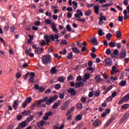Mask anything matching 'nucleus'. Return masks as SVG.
I'll use <instances>...</instances> for the list:
<instances>
[{
    "mask_svg": "<svg viewBox=\"0 0 129 129\" xmlns=\"http://www.w3.org/2000/svg\"><path fill=\"white\" fill-rule=\"evenodd\" d=\"M42 62L44 65H47L52 62V57L49 53L43 55L41 57Z\"/></svg>",
    "mask_w": 129,
    "mask_h": 129,
    "instance_id": "1",
    "label": "nucleus"
},
{
    "mask_svg": "<svg viewBox=\"0 0 129 129\" xmlns=\"http://www.w3.org/2000/svg\"><path fill=\"white\" fill-rule=\"evenodd\" d=\"M28 76H30V77L29 80V82H34V77L36 76V74H35V73L28 72L26 74H25L24 80H28Z\"/></svg>",
    "mask_w": 129,
    "mask_h": 129,
    "instance_id": "2",
    "label": "nucleus"
},
{
    "mask_svg": "<svg viewBox=\"0 0 129 129\" xmlns=\"http://www.w3.org/2000/svg\"><path fill=\"white\" fill-rule=\"evenodd\" d=\"M58 98V96L54 95L53 97H50L48 101L46 102V105H50L52 102L54 101V100H56Z\"/></svg>",
    "mask_w": 129,
    "mask_h": 129,
    "instance_id": "3",
    "label": "nucleus"
},
{
    "mask_svg": "<svg viewBox=\"0 0 129 129\" xmlns=\"http://www.w3.org/2000/svg\"><path fill=\"white\" fill-rule=\"evenodd\" d=\"M69 107V102L66 101L60 107L61 110H66Z\"/></svg>",
    "mask_w": 129,
    "mask_h": 129,
    "instance_id": "4",
    "label": "nucleus"
},
{
    "mask_svg": "<svg viewBox=\"0 0 129 129\" xmlns=\"http://www.w3.org/2000/svg\"><path fill=\"white\" fill-rule=\"evenodd\" d=\"M74 16L75 18L80 19L81 18V17H83V12L81 10H78L77 11V14H75Z\"/></svg>",
    "mask_w": 129,
    "mask_h": 129,
    "instance_id": "5",
    "label": "nucleus"
},
{
    "mask_svg": "<svg viewBox=\"0 0 129 129\" xmlns=\"http://www.w3.org/2000/svg\"><path fill=\"white\" fill-rule=\"evenodd\" d=\"M125 57H126V51H125V50L123 49L119 55V58L120 59H123V58H125Z\"/></svg>",
    "mask_w": 129,
    "mask_h": 129,
    "instance_id": "6",
    "label": "nucleus"
},
{
    "mask_svg": "<svg viewBox=\"0 0 129 129\" xmlns=\"http://www.w3.org/2000/svg\"><path fill=\"white\" fill-rule=\"evenodd\" d=\"M92 124L93 126H95V127H97V126H99V125L101 124V120L99 119H97L93 122Z\"/></svg>",
    "mask_w": 129,
    "mask_h": 129,
    "instance_id": "7",
    "label": "nucleus"
},
{
    "mask_svg": "<svg viewBox=\"0 0 129 129\" xmlns=\"http://www.w3.org/2000/svg\"><path fill=\"white\" fill-rule=\"evenodd\" d=\"M68 92L69 93H70L71 95H72L73 96H75V95H76V94L77 93V92H76V91H75V90L74 88L69 89L68 90Z\"/></svg>",
    "mask_w": 129,
    "mask_h": 129,
    "instance_id": "8",
    "label": "nucleus"
},
{
    "mask_svg": "<svg viewBox=\"0 0 129 129\" xmlns=\"http://www.w3.org/2000/svg\"><path fill=\"white\" fill-rule=\"evenodd\" d=\"M35 52L36 54H42L44 53V48H37V49H35Z\"/></svg>",
    "mask_w": 129,
    "mask_h": 129,
    "instance_id": "9",
    "label": "nucleus"
},
{
    "mask_svg": "<svg viewBox=\"0 0 129 129\" xmlns=\"http://www.w3.org/2000/svg\"><path fill=\"white\" fill-rule=\"evenodd\" d=\"M49 37L50 39H51V40H52V41H55V39H56V40H57V39H59V35L55 34L54 35L52 34H50L49 35Z\"/></svg>",
    "mask_w": 129,
    "mask_h": 129,
    "instance_id": "10",
    "label": "nucleus"
},
{
    "mask_svg": "<svg viewBox=\"0 0 129 129\" xmlns=\"http://www.w3.org/2000/svg\"><path fill=\"white\" fill-rule=\"evenodd\" d=\"M128 116H129V113H126L120 120L119 124H121L122 123H123V122L124 121V120H125V119H126V118H127V117H128Z\"/></svg>",
    "mask_w": 129,
    "mask_h": 129,
    "instance_id": "11",
    "label": "nucleus"
},
{
    "mask_svg": "<svg viewBox=\"0 0 129 129\" xmlns=\"http://www.w3.org/2000/svg\"><path fill=\"white\" fill-rule=\"evenodd\" d=\"M105 62L107 66H112V60L109 58L105 59Z\"/></svg>",
    "mask_w": 129,
    "mask_h": 129,
    "instance_id": "12",
    "label": "nucleus"
},
{
    "mask_svg": "<svg viewBox=\"0 0 129 129\" xmlns=\"http://www.w3.org/2000/svg\"><path fill=\"white\" fill-rule=\"evenodd\" d=\"M48 101V97H45L44 99L39 100L37 102V105H41L43 102H47Z\"/></svg>",
    "mask_w": 129,
    "mask_h": 129,
    "instance_id": "13",
    "label": "nucleus"
},
{
    "mask_svg": "<svg viewBox=\"0 0 129 129\" xmlns=\"http://www.w3.org/2000/svg\"><path fill=\"white\" fill-rule=\"evenodd\" d=\"M51 29L53 31V32H54V33H58L59 32V30H58V29L57 28V26H56V24L55 23H53L51 25Z\"/></svg>",
    "mask_w": 129,
    "mask_h": 129,
    "instance_id": "14",
    "label": "nucleus"
},
{
    "mask_svg": "<svg viewBox=\"0 0 129 129\" xmlns=\"http://www.w3.org/2000/svg\"><path fill=\"white\" fill-rule=\"evenodd\" d=\"M18 102H19V100H16L14 101V102L13 103L14 104L13 105V106L15 110H17L18 109V107L19 106Z\"/></svg>",
    "mask_w": 129,
    "mask_h": 129,
    "instance_id": "15",
    "label": "nucleus"
},
{
    "mask_svg": "<svg viewBox=\"0 0 129 129\" xmlns=\"http://www.w3.org/2000/svg\"><path fill=\"white\" fill-rule=\"evenodd\" d=\"M94 13H95L96 15H98L99 13V5L95 6L94 7Z\"/></svg>",
    "mask_w": 129,
    "mask_h": 129,
    "instance_id": "16",
    "label": "nucleus"
},
{
    "mask_svg": "<svg viewBox=\"0 0 129 129\" xmlns=\"http://www.w3.org/2000/svg\"><path fill=\"white\" fill-rule=\"evenodd\" d=\"M91 41L95 46H98V42H97V39H96V37H94L91 39Z\"/></svg>",
    "mask_w": 129,
    "mask_h": 129,
    "instance_id": "17",
    "label": "nucleus"
},
{
    "mask_svg": "<svg viewBox=\"0 0 129 129\" xmlns=\"http://www.w3.org/2000/svg\"><path fill=\"white\" fill-rule=\"evenodd\" d=\"M27 125V122L26 121H24L23 122L20 123L19 124V126L21 128H24V127H26Z\"/></svg>",
    "mask_w": 129,
    "mask_h": 129,
    "instance_id": "18",
    "label": "nucleus"
},
{
    "mask_svg": "<svg viewBox=\"0 0 129 129\" xmlns=\"http://www.w3.org/2000/svg\"><path fill=\"white\" fill-rule=\"evenodd\" d=\"M95 79L96 80V83H99L100 82H101V81H102V79L100 78V76L99 75H97L95 78Z\"/></svg>",
    "mask_w": 129,
    "mask_h": 129,
    "instance_id": "19",
    "label": "nucleus"
},
{
    "mask_svg": "<svg viewBox=\"0 0 129 129\" xmlns=\"http://www.w3.org/2000/svg\"><path fill=\"white\" fill-rule=\"evenodd\" d=\"M72 50H73V53H76V54H80V51L77 47H72Z\"/></svg>",
    "mask_w": 129,
    "mask_h": 129,
    "instance_id": "20",
    "label": "nucleus"
},
{
    "mask_svg": "<svg viewBox=\"0 0 129 129\" xmlns=\"http://www.w3.org/2000/svg\"><path fill=\"white\" fill-rule=\"evenodd\" d=\"M83 85H84V83H83L82 82H80L75 84V87L76 88H78L80 87L83 86Z\"/></svg>",
    "mask_w": 129,
    "mask_h": 129,
    "instance_id": "21",
    "label": "nucleus"
},
{
    "mask_svg": "<svg viewBox=\"0 0 129 129\" xmlns=\"http://www.w3.org/2000/svg\"><path fill=\"white\" fill-rule=\"evenodd\" d=\"M60 100L57 101V102L55 103L52 106V107L54 109L57 108L59 105H60Z\"/></svg>",
    "mask_w": 129,
    "mask_h": 129,
    "instance_id": "22",
    "label": "nucleus"
},
{
    "mask_svg": "<svg viewBox=\"0 0 129 129\" xmlns=\"http://www.w3.org/2000/svg\"><path fill=\"white\" fill-rule=\"evenodd\" d=\"M112 86H110L109 87H108L106 89V90L104 92V94H106L107 93H108L109 91H110V90H111V89H112Z\"/></svg>",
    "mask_w": 129,
    "mask_h": 129,
    "instance_id": "23",
    "label": "nucleus"
},
{
    "mask_svg": "<svg viewBox=\"0 0 129 129\" xmlns=\"http://www.w3.org/2000/svg\"><path fill=\"white\" fill-rule=\"evenodd\" d=\"M51 74H56L57 73V70H56V67H53L50 71Z\"/></svg>",
    "mask_w": 129,
    "mask_h": 129,
    "instance_id": "24",
    "label": "nucleus"
},
{
    "mask_svg": "<svg viewBox=\"0 0 129 129\" xmlns=\"http://www.w3.org/2000/svg\"><path fill=\"white\" fill-rule=\"evenodd\" d=\"M92 13V12L91 11V10H87L85 13V16H86V17H89V16H90V15H91Z\"/></svg>",
    "mask_w": 129,
    "mask_h": 129,
    "instance_id": "25",
    "label": "nucleus"
},
{
    "mask_svg": "<svg viewBox=\"0 0 129 129\" xmlns=\"http://www.w3.org/2000/svg\"><path fill=\"white\" fill-rule=\"evenodd\" d=\"M75 108V107H73L71 109H70L67 112L66 115H69V114H70V113H71V112H72L74 110Z\"/></svg>",
    "mask_w": 129,
    "mask_h": 129,
    "instance_id": "26",
    "label": "nucleus"
},
{
    "mask_svg": "<svg viewBox=\"0 0 129 129\" xmlns=\"http://www.w3.org/2000/svg\"><path fill=\"white\" fill-rule=\"evenodd\" d=\"M67 58L68 60H71V59L73 58V53H72V52H69L68 54Z\"/></svg>",
    "mask_w": 129,
    "mask_h": 129,
    "instance_id": "27",
    "label": "nucleus"
},
{
    "mask_svg": "<svg viewBox=\"0 0 129 129\" xmlns=\"http://www.w3.org/2000/svg\"><path fill=\"white\" fill-rule=\"evenodd\" d=\"M25 53L26 55H28L29 57H34V54L33 53H30V52H29L28 50H25Z\"/></svg>",
    "mask_w": 129,
    "mask_h": 129,
    "instance_id": "28",
    "label": "nucleus"
},
{
    "mask_svg": "<svg viewBox=\"0 0 129 129\" xmlns=\"http://www.w3.org/2000/svg\"><path fill=\"white\" fill-rule=\"evenodd\" d=\"M31 114V111L30 110H24L23 112V114L24 115H30V114Z\"/></svg>",
    "mask_w": 129,
    "mask_h": 129,
    "instance_id": "29",
    "label": "nucleus"
},
{
    "mask_svg": "<svg viewBox=\"0 0 129 129\" xmlns=\"http://www.w3.org/2000/svg\"><path fill=\"white\" fill-rule=\"evenodd\" d=\"M44 38L46 40V42H51V38H50V37H49V36L45 35H44Z\"/></svg>",
    "mask_w": 129,
    "mask_h": 129,
    "instance_id": "30",
    "label": "nucleus"
},
{
    "mask_svg": "<svg viewBox=\"0 0 129 129\" xmlns=\"http://www.w3.org/2000/svg\"><path fill=\"white\" fill-rule=\"evenodd\" d=\"M33 118H34V116L33 115H30L27 118L25 121L26 122H28V121H32V120H33Z\"/></svg>",
    "mask_w": 129,
    "mask_h": 129,
    "instance_id": "31",
    "label": "nucleus"
},
{
    "mask_svg": "<svg viewBox=\"0 0 129 129\" xmlns=\"http://www.w3.org/2000/svg\"><path fill=\"white\" fill-rule=\"evenodd\" d=\"M45 23L46 25H53V24H54L52 23V21L51 20L48 19L45 20Z\"/></svg>",
    "mask_w": 129,
    "mask_h": 129,
    "instance_id": "32",
    "label": "nucleus"
},
{
    "mask_svg": "<svg viewBox=\"0 0 129 129\" xmlns=\"http://www.w3.org/2000/svg\"><path fill=\"white\" fill-rule=\"evenodd\" d=\"M129 99V95L127 94L122 98V100L124 101H127Z\"/></svg>",
    "mask_w": 129,
    "mask_h": 129,
    "instance_id": "33",
    "label": "nucleus"
},
{
    "mask_svg": "<svg viewBox=\"0 0 129 129\" xmlns=\"http://www.w3.org/2000/svg\"><path fill=\"white\" fill-rule=\"evenodd\" d=\"M128 107H129L128 104H125L121 107V109H126V108H128Z\"/></svg>",
    "mask_w": 129,
    "mask_h": 129,
    "instance_id": "34",
    "label": "nucleus"
},
{
    "mask_svg": "<svg viewBox=\"0 0 129 129\" xmlns=\"http://www.w3.org/2000/svg\"><path fill=\"white\" fill-rule=\"evenodd\" d=\"M116 45L115 42H110L109 43V46L111 47V48H113Z\"/></svg>",
    "mask_w": 129,
    "mask_h": 129,
    "instance_id": "35",
    "label": "nucleus"
},
{
    "mask_svg": "<svg viewBox=\"0 0 129 129\" xmlns=\"http://www.w3.org/2000/svg\"><path fill=\"white\" fill-rule=\"evenodd\" d=\"M99 21L102 23V21H106V17L104 16H101V18L99 19Z\"/></svg>",
    "mask_w": 129,
    "mask_h": 129,
    "instance_id": "36",
    "label": "nucleus"
},
{
    "mask_svg": "<svg viewBox=\"0 0 129 129\" xmlns=\"http://www.w3.org/2000/svg\"><path fill=\"white\" fill-rule=\"evenodd\" d=\"M126 84V81H121L119 83V85H120L121 86H125Z\"/></svg>",
    "mask_w": 129,
    "mask_h": 129,
    "instance_id": "37",
    "label": "nucleus"
},
{
    "mask_svg": "<svg viewBox=\"0 0 129 129\" xmlns=\"http://www.w3.org/2000/svg\"><path fill=\"white\" fill-rule=\"evenodd\" d=\"M68 44V42H67V40L65 39H62L61 41L60 42L61 45H67Z\"/></svg>",
    "mask_w": 129,
    "mask_h": 129,
    "instance_id": "38",
    "label": "nucleus"
},
{
    "mask_svg": "<svg viewBox=\"0 0 129 129\" xmlns=\"http://www.w3.org/2000/svg\"><path fill=\"white\" fill-rule=\"evenodd\" d=\"M60 54L61 55H66V53H67V49L66 48H63L62 51L59 52Z\"/></svg>",
    "mask_w": 129,
    "mask_h": 129,
    "instance_id": "39",
    "label": "nucleus"
},
{
    "mask_svg": "<svg viewBox=\"0 0 129 129\" xmlns=\"http://www.w3.org/2000/svg\"><path fill=\"white\" fill-rule=\"evenodd\" d=\"M76 119L79 121L81 120L82 119V115L79 114V115H77Z\"/></svg>",
    "mask_w": 129,
    "mask_h": 129,
    "instance_id": "40",
    "label": "nucleus"
},
{
    "mask_svg": "<svg viewBox=\"0 0 129 129\" xmlns=\"http://www.w3.org/2000/svg\"><path fill=\"white\" fill-rule=\"evenodd\" d=\"M112 4H105V5H101V7L102 8H108L109 7H110V6H112Z\"/></svg>",
    "mask_w": 129,
    "mask_h": 129,
    "instance_id": "41",
    "label": "nucleus"
},
{
    "mask_svg": "<svg viewBox=\"0 0 129 129\" xmlns=\"http://www.w3.org/2000/svg\"><path fill=\"white\" fill-rule=\"evenodd\" d=\"M58 81L63 83L64 81H65V80H64V77H60L59 78H58Z\"/></svg>",
    "mask_w": 129,
    "mask_h": 129,
    "instance_id": "42",
    "label": "nucleus"
},
{
    "mask_svg": "<svg viewBox=\"0 0 129 129\" xmlns=\"http://www.w3.org/2000/svg\"><path fill=\"white\" fill-rule=\"evenodd\" d=\"M116 33H117L116 35V37L117 38H120L121 37V32H120V31H116Z\"/></svg>",
    "mask_w": 129,
    "mask_h": 129,
    "instance_id": "43",
    "label": "nucleus"
},
{
    "mask_svg": "<svg viewBox=\"0 0 129 129\" xmlns=\"http://www.w3.org/2000/svg\"><path fill=\"white\" fill-rule=\"evenodd\" d=\"M25 101L28 103H31V102H32V98L30 97H27Z\"/></svg>",
    "mask_w": 129,
    "mask_h": 129,
    "instance_id": "44",
    "label": "nucleus"
},
{
    "mask_svg": "<svg viewBox=\"0 0 129 129\" xmlns=\"http://www.w3.org/2000/svg\"><path fill=\"white\" fill-rule=\"evenodd\" d=\"M44 124H45V121L42 120L40 122L38 123V126H43Z\"/></svg>",
    "mask_w": 129,
    "mask_h": 129,
    "instance_id": "45",
    "label": "nucleus"
},
{
    "mask_svg": "<svg viewBox=\"0 0 129 129\" xmlns=\"http://www.w3.org/2000/svg\"><path fill=\"white\" fill-rule=\"evenodd\" d=\"M98 35L100 36H103L104 35V33H103V31L101 29H99Z\"/></svg>",
    "mask_w": 129,
    "mask_h": 129,
    "instance_id": "46",
    "label": "nucleus"
},
{
    "mask_svg": "<svg viewBox=\"0 0 129 129\" xmlns=\"http://www.w3.org/2000/svg\"><path fill=\"white\" fill-rule=\"evenodd\" d=\"M55 88L57 90H59V89H60V88H61V84H56L55 85Z\"/></svg>",
    "mask_w": 129,
    "mask_h": 129,
    "instance_id": "47",
    "label": "nucleus"
},
{
    "mask_svg": "<svg viewBox=\"0 0 129 129\" xmlns=\"http://www.w3.org/2000/svg\"><path fill=\"white\" fill-rule=\"evenodd\" d=\"M81 127H82V123H79L75 129H80Z\"/></svg>",
    "mask_w": 129,
    "mask_h": 129,
    "instance_id": "48",
    "label": "nucleus"
},
{
    "mask_svg": "<svg viewBox=\"0 0 129 129\" xmlns=\"http://www.w3.org/2000/svg\"><path fill=\"white\" fill-rule=\"evenodd\" d=\"M77 108H79V109H82L83 107V105L82 103H79L77 106Z\"/></svg>",
    "mask_w": 129,
    "mask_h": 129,
    "instance_id": "49",
    "label": "nucleus"
},
{
    "mask_svg": "<svg viewBox=\"0 0 129 129\" xmlns=\"http://www.w3.org/2000/svg\"><path fill=\"white\" fill-rule=\"evenodd\" d=\"M112 35L111 33H108L106 35V38H107V40H110V38L112 37Z\"/></svg>",
    "mask_w": 129,
    "mask_h": 129,
    "instance_id": "50",
    "label": "nucleus"
},
{
    "mask_svg": "<svg viewBox=\"0 0 129 129\" xmlns=\"http://www.w3.org/2000/svg\"><path fill=\"white\" fill-rule=\"evenodd\" d=\"M90 78V74H86L85 75V80H88Z\"/></svg>",
    "mask_w": 129,
    "mask_h": 129,
    "instance_id": "51",
    "label": "nucleus"
},
{
    "mask_svg": "<svg viewBox=\"0 0 129 129\" xmlns=\"http://www.w3.org/2000/svg\"><path fill=\"white\" fill-rule=\"evenodd\" d=\"M67 30H68V31L69 32H71V31H72V28H71V27L70 26V25L68 24L67 27Z\"/></svg>",
    "mask_w": 129,
    "mask_h": 129,
    "instance_id": "52",
    "label": "nucleus"
},
{
    "mask_svg": "<svg viewBox=\"0 0 129 129\" xmlns=\"http://www.w3.org/2000/svg\"><path fill=\"white\" fill-rule=\"evenodd\" d=\"M111 53V50L109 48H107V50H106V54L107 55H110Z\"/></svg>",
    "mask_w": 129,
    "mask_h": 129,
    "instance_id": "53",
    "label": "nucleus"
},
{
    "mask_svg": "<svg viewBox=\"0 0 129 129\" xmlns=\"http://www.w3.org/2000/svg\"><path fill=\"white\" fill-rule=\"evenodd\" d=\"M28 103L26 101H25L22 104V106L23 108H25L27 107V105H28Z\"/></svg>",
    "mask_w": 129,
    "mask_h": 129,
    "instance_id": "54",
    "label": "nucleus"
},
{
    "mask_svg": "<svg viewBox=\"0 0 129 129\" xmlns=\"http://www.w3.org/2000/svg\"><path fill=\"white\" fill-rule=\"evenodd\" d=\"M99 95H100V91H97L95 92V96L96 97H98V96H99Z\"/></svg>",
    "mask_w": 129,
    "mask_h": 129,
    "instance_id": "55",
    "label": "nucleus"
},
{
    "mask_svg": "<svg viewBox=\"0 0 129 129\" xmlns=\"http://www.w3.org/2000/svg\"><path fill=\"white\" fill-rule=\"evenodd\" d=\"M110 80L111 81H115V80H117V77H113V76H111L110 78Z\"/></svg>",
    "mask_w": 129,
    "mask_h": 129,
    "instance_id": "56",
    "label": "nucleus"
},
{
    "mask_svg": "<svg viewBox=\"0 0 129 129\" xmlns=\"http://www.w3.org/2000/svg\"><path fill=\"white\" fill-rule=\"evenodd\" d=\"M113 121H114V117H111L109 118V120H108V122L111 123V122H113Z\"/></svg>",
    "mask_w": 129,
    "mask_h": 129,
    "instance_id": "57",
    "label": "nucleus"
},
{
    "mask_svg": "<svg viewBox=\"0 0 129 129\" xmlns=\"http://www.w3.org/2000/svg\"><path fill=\"white\" fill-rule=\"evenodd\" d=\"M113 55H115V56L118 55V50L117 49H115L114 51H113Z\"/></svg>",
    "mask_w": 129,
    "mask_h": 129,
    "instance_id": "58",
    "label": "nucleus"
},
{
    "mask_svg": "<svg viewBox=\"0 0 129 129\" xmlns=\"http://www.w3.org/2000/svg\"><path fill=\"white\" fill-rule=\"evenodd\" d=\"M65 96V94H64V93H60L59 94V98L60 99H63V98H64V97Z\"/></svg>",
    "mask_w": 129,
    "mask_h": 129,
    "instance_id": "59",
    "label": "nucleus"
},
{
    "mask_svg": "<svg viewBox=\"0 0 129 129\" xmlns=\"http://www.w3.org/2000/svg\"><path fill=\"white\" fill-rule=\"evenodd\" d=\"M68 80L70 81V80H73V76L72 75H70L68 77Z\"/></svg>",
    "mask_w": 129,
    "mask_h": 129,
    "instance_id": "60",
    "label": "nucleus"
},
{
    "mask_svg": "<svg viewBox=\"0 0 129 129\" xmlns=\"http://www.w3.org/2000/svg\"><path fill=\"white\" fill-rule=\"evenodd\" d=\"M52 114L53 113L52 112V111H50L46 113L45 115H46L49 117V116H51V115H52Z\"/></svg>",
    "mask_w": 129,
    "mask_h": 129,
    "instance_id": "61",
    "label": "nucleus"
},
{
    "mask_svg": "<svg viewBox=\"0 0 129 129\" xmlns=\"http://www.w3.org/2000/svg\"><path fill=\"white\" fill-rule=\"evenodd\" d=\"M54 57L55 58H57V59H61V56H59V55H58V53H55L54 54Z\"/></svg>",
    "mask_w": 129,
    "mask_h": 129,
    "instance_id": "62",
    "label": "nucleus"
},
{
    "mask_svg": "<svg viewBox=\"0 0 129 129\" xmlns=\"http://www.w3.org/2000/svg\"><path fill=\"white\" fill-rule=\"evenodd\" d=\"M81 101H82V102H83V103H84V102H85V101H86V98L82 97L81 99Z\"/></svg>",
    "mask_w": 129,
    "mask_h": 129,
    "instance_id": "63",
    "label": "nucleus"
},
{
    "mask_svg": "<svg viewBox=\"0 0 129 129\" xmlns=\"http://www.w3.org/2000/svg\"><path fill=\"white\" fill-rule=\"evenodd\" d=\"M22 117H23L22 115H19L18 116H17V120H21L22 119Z\"/></svg>",
    "mask_w": 129,
    "mask_h": 129,
    "instance_id": "64",
    "label": "nucleus"
}]
</instances>
